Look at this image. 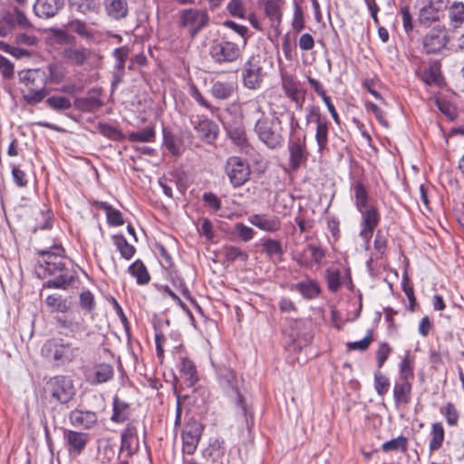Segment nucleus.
<instances>
[{"label": "nucleus", "instance_id": "4468645a", "mask_svg": "<svg viewBox=\"0 0 464 464\" xmlns=\"http://www.w3.org/2000/svg\"><path fill=\"white\" fill-rule=\"evenodd\" d=\"M289 167L296 170L307 160L308 153L306 150L305 136L296 137L289 141Z\"/></svg>", "mask_w": 464, "mask_h": 464}, {"label": "nucleus", "instance_id": "bf43d9fd", "mask_svg": "<svg viewBox=\"0 0 464 464\" xmlns=\"http://www.w3.org/2000/svg\"><path fill=\"white\" fill-rule=\"evenodd\" d=\"M80 305L88 313L95 308L94 296L90 291H83L80 295Z\"/></svg>", "mask_w": 464, "mask_h": 464}, {"label": "nucleus", "instance_id": "2f4dec72", "mask_svg": "<svg viewBox=\"0 0 464 464\" xmlns=\"http://www.w3.org/2000/svg\"><path fill=\"white\" fill-rule=\"evenodd\" d=\"M227 132L232 142L238 147H245L247 144L245 128L241 123L229 124L226 127Z\"/></svg>", "mask_w": 464, "mask_h": 464}, {"label": "nucleus", "instance_id": "f704fd0d", "mask_svg": "<svg viewBox=\"0 0 464 464\" xmlns=\"http://www.w3.org/2000/svg\"><path fill=\"white\" fill-rule=\"evenodd\" d=\"M114 375L113 367L108 363L98 364L94 368L93 377L91 380L92 384H101L110 381Z\"/></svg>", "mask_w": 464, "mask_h": 464}, {"label": "nucleus", "instance_id": "dca6fc26", "mask_svg": "<svg viewBox=\"0 0 464 464\" xmlns=\"http://www.w3.org/2000/svg\"><path fill=\"white\" fill-rule=\"evenodd\" d=\"M63 438L69 453L74 456L80 455L89 441L87 433L71 430H64Z\"/></svg>", "mask_w": 464, "mask_h": 464}, {"label": "nucleus", "instance_id": "f8f14e48", "mask_svg": "<svg viewBox=\"0 0 464 464\" xmlns=\"http://www.w3.org/2000/svg\"><path fill=\"white\" fill-rule=\"evenodd\" d=\"M262 67L255 57L249 58L244 64L242 79L244 86L249 90H256L263 81Z\"/></svg>", "mask_w": 464, "mask_h": 464}, {"label": "nucleus", "instance_id": "79ce46f5", "mask_svg": "<svg viewBox=\"0 0 464 464\" xmlns=\"http://www.w3.org/2000/svg\"><path fill=\"white\" fill-rule=\"evenodd\" d=\"M130 274L136 277L137 283L140 285L148 284L150 281V275L146 269V266L140 260H136L132 265L129 266Z\"/></svg>", "mask_w": 464, "mask_h": 464}, {"label": "nucleus", "instance_id": "338daca9", "mask_svg": "<svg viewBox=\"0 0 464 464\" xmlns=\"http://www.w3.org/2000/svg\"><path fill=\"white\" fill-rule=\"evenodd\" d=\"M444 415L446 417L447 423L450 426H455L459 420V413L455 408V405L451 402H448L445 406Z\"/></svg>", "mask_w": 464, "mask_h": 464}, {"label": "nucleus", "instance_id": "ea45409f", "mask_svg": "<svg viewBox=\"0 0 464 464\" xmlns=\"http://www.w3.org/2000/svg\"><path fill=\"white\" fill-rule=\"evenodd\" d=\"M45 304L51 312L66 313L70 309L67 300L61 295H48L45 299Z\"/></svg>", "mask_w": 464, "mask_h": 464}, {"label": "nucleus", "instance_id": "423d86ee", "mask_svg": "<svg viewBox=\"0 0 464 464\" xmlns=\"http://www.w3.org/2000/svg\"><path fill=\"white\" fill-rule=\"evenodd\" d=\"M245 46L232 41H215L209 47V55L218 64H227L237 62L243 53Z\"/></svg>", "mask_w": 464, "mask_h": 464}, {"label": "nucleus", "instance_id": "4be33fe9", "mask_svg": "<svg viewBox=\"0 0 464 464\" xmlns=\"http://www.w3.org/2000/svg\"><path fill=\"white\" fill-rule=\"evenodd\" d=\"M283 89L285 94L295 102L297 108H302L304 100V92L301 90L299 82L292 76L283 77Z\"/></svg>", "mask_w": 464, "mask_h": 464}, {"label": "nucleus", "instance_id": "13d9d810", "mask_svg": "<svg viewBox=\"0 0 464 464\" xmlns=\"http://www.w3.org/2000/svg\"><path fill=\"white\" fill-rule=\"evenodd\" d=\"M125 72V63L116 61L112 72L111 90L114 91L121 82Z\"/></svg>", "mask_w": 464, "mask_h": 464}, {"label": "nucleus", "instance_id": "58836bf2", "mask_svg": "<svg viewBox=\"0 0 464 464\" xmlns=\"http://www.w3.org/2000/svg\"><path fill=\"white\" fill-rule=\"evenodd\" d=\"M449 19L454 28L459 27L464 22V3L454 2L449 8Z\"/></svg>", "mask_w": 464, "mask_h": 464}, {"label": "nucleus", "instance_id": "f257e3e1", "mask_svg": "<svg viewBox=\"0 0 464 464\" xmlns=\"http://www.w3.org/2000/svg\"><path fill=\"white\" fill-rule=\"evenodd\" d=\"M39 268L44 270V276L53 278L44 284L45 288L66 289L77 277L73 262L64 256L61 245H53L48 249L39 250Z\"/></svg>", "mask_w": 464, "mask_h": 464}, {"label": "nucleus", "instance_id": "f03ea898", "mask_svg": "<svg viewBox=\"0 0 464 464\" xmlns=\"http://www.w3.org/2000/svg\"><path fill=\"white\" fill-rule=\"evenodd\" d=\"M19 79L24 84L22 89L23 97L28 104L35 105L47 95L44 72L41 69L20 72Z\"/></svg>", "mask_w": 464, "mask_h": 464}, {"label": "nucleus", "instance_id": "b1692460", "mask_svg": "<svg viewBox=\"0 0 464 464\" xmlns=\"http://www.w3.org/2000/svg\"><path fill=\"white\" fill-rule=\"evenodd\" d=\"M44 72V84L52 83L57 84L60 83L66 73L65 67L60 63H49L44 69H41Z\"/></svg>", "mask_w": 464, "mask_h": 464}, {"label": "nucleus", "instance_id": "ddd939ff", "mask_svg": "<svg viewBox=\"0 0 464 464\" xmlns=\"http://www.w3.org/2000/svg\"><path fill=\"white\" fill-rule=\"evenodd\" d=\"M202 425L197 420L189 421L182 433V451L192 455L198 444L202 433Z\"/></svg>", "mask_w": 464, "mask_h": 464}, {"label": "nucleus", "instance_id": "9b49d317", "mask_svg": "<svg viewBox=\"0 0 464 464\" xmlns=\"http://www.w3.org/2000/svg\"><path fill=\"white\" fill-rule=\"evenodd\" d=\"M358 211L362 215L360 237L365 242V248H368L373 231L380 222V214L375 206H369Z\"/></svg>", "mask_w": 464, "mask_h": 464}, {"label": "nucleus", "instance_id": "4d7b16f0", "mask_svg": "<svg viewBox=\"0 0 464 464\" xmlns=\"http://www.w3.org/2000/svg\"><path fill=\"white\" fill-rule=\"evenodd\" d=\"M164 134V144L169 151L173 155H179L180 153V144L179 139L169 132H163Z\"/></svg>", "mask_w": 464, "mask_h": 464}, {"label": "nucleus", "instance_id": "864d4df0", "mask_svg": "<svg viewBox=\"0 0 464 464\" xmlns=\"http://www.w3.org/2000/svg\"><path fill=\"white\" fill-rule=\"evenodd\" d=\"M390 387L389 379L383 375L380 371L374 373V388L380 396L387 393Z\"/></svg>", "mask_w": 464, "mask_h": 464}, {"label": "nucleus", "instance_id": "680f3d73", "mask_svg": "<svg viewBox=\"0 0 464 464\" xmlns=\"http://www.w3.org/2000/svg\"><path fill=\"white\" fill-rule=\"evenodd\" d=\"M235 231L237 235L245 242L250 241L254 237V230L243 223H237L235 225Z\"/></svg>", "mask_w": 464, "mask_h": 464}, {"label": "nucleus", "instance_id": "72a5a7b5", "mask_svg": "<svg viewBox=\"0 0 464 464\" xmlns=\"http://www.w3.org/2000/svg\"><path fill=\"white\" fill-rule=\"evenodd\" d=\"M69 5L72 10L83 14L98 13L100 9V0H69Z\"/></svg>", "mask_w": 464, "mask_h": 464}, {"label": "nucleus", "instance_id": "2eb2a0df", "mask_svg": "<svg viewBox=\"0 0 464 464\" xmlns=\"http://www.w3.org/2000/svg\"><path fill=\"white\" fill-rule=\"evenodd\" d=\"M447 44L445 28L431 29L423 39V48L427 53H440Z\"/></svg>", "mask_w": 464, "mask_h": 464}, {"label": "nucleus", "instance_id": "8fccbe9b", "mask_svg": "<svg viewBox=\"0 0 464 464\" xmlns=\"http://www.w3.org/2000/svg\"><path fill=\"white\" fill-rule=\"evenodd\" d=\"M100 208L106 212L107 221L112 226H121L124 223L121 213L114 209L106 202H101Z\"/></svg>", "mask_w": 464, "mask_h": 464}, {"label": "nucleus", "instance_id": "aec40b11", "mask_svg": "<svg viewBox=\"0 0 464 464\" xmlns=\"http://www.w3.org/2000/svg\"><path fill=\"white\" fill-rule=\"evenodd\" d=\"M412 384L411 382L398 380L393 386V400L395 406L400 408L410 403L411 400Z\"/></svg>", "mask_w": 464, "mask_h": 464}, {"label": "nucleus", "instance_id": "3c124183", "mask_svg": "<svg viewBox=\"0 0 464 464\" xmlns=\"http://www.w3.org/2000/svg\"><path fill=\"white\" fill-rule=\"evenodd\" d=\"M382 450L385 452L399 450L405 451L407 450V438L403 435H401L395 439L388 440L382 445Z\"/></svg>", "mask_w": 464, "mask_h": 464}, {"label": "nucleus", "instance_id": "de8ad7c7", "mask_svg": "<svg viewBox=\"0 0 464 464\" xmlns=\"http://www.w3.org/2000/svg\"><path fill=\"white\" fill-rule=\"evenodd\" d=\"M128 138L130 141L151 142L155 139V130L148 126L140 130L130 132Z\"/></svg>", "mask_w": 464, "mask_h": 464}, {"label": "nucleus", "instance_id": "6e6552de", "mask_svg": "<svg viewBox=\"0 0 464 464\" xmlns=\"http://www.w3.org/2000/svg\"><path fill=\"white\" fill-rule=\"evenodd\" d=\"M217 378L220 387L227 393L230 395L234 394L237 396V403L240 407L241 411L246 417V420L247 422V408L242 396L239 394L237 387L238 382L233 370L226 366H220L217 369Z\"/></svg>", "mask_w": 464, "mask_h": 464}, {"label": "nucleus", "instance_id": "cd10ccee", "mask_svg": "<svg viewBox=\"0 0 464 464\" xmlns=\"http://www.w3.org/2000/svg\"><path fill=\"white\" fill-rule=\"evenodd\" d=\"M249 221L255 227L267 232H275L280 228V222L276 218L256 214L249 218Z\"/></svg>", "mask_w": 464, "mask_h": 464}, {"label": "nucleus", "instance_id": "37998d69", "mask_svg": "<svg viewBox=\"0 0 464 464\" xmlns=\"http://www.w3.org/2000/svg\"><path fill=\"white\" fill-rule=\"evenodd\" d=\"M315 140L317 142L319 151H324L327 149L328 144V121H319L316 124Z\"/></svg>", "mask_w": 464, "mask_h": 464}, {"label": "nucleus", "instance_id": "a19ab883", "mask_svg": "<svg viewBox=\"0 0 464 464\" xmlns=\"http://www.w3.org/2000/svg\"><path fill=\"white\" fill-rule=\"evenodd\" d=\"M112 240L121 256L125 259H130L135 254V247L130 245L122 235H115Z\"/></svg>", "mask_w": 464, "mask_h": 464}, {"label": "nucleus", "instance_id": "5fc2aeb1", "mask_svg": "<svg viewBox=\"0 0 464 464\" xmlns=\"http://www.w3.org/2000/svg\"><path fill=\"white\" fill-rule=\"evenodd\" d=\"M227 10L234 17L241 19L246 17V8L242 0H230L227 5Z\"/></svg>", "mask_w": 464, "mask_h": 464}, {"label": "nucleus", "instance_id": "473e14b6", "mask_svg": "<svg viewBox=\"0 0 464 464\" xmlns=\"http://www.w3.org/2000/svg\"><path fill=\"white\" fill-rule=\"evenodd\" d=\"M90 55L87 49L66 48L63 53V57L72 64L81 66L84 64Z\"/></svg>", "mask_w": 464, "mask_h": 464}, {"label": "nucleus", "instance_id": "7ed1b4c3", "mask_svg": "<svg viewBox=\"0 0 464 464\" xmlns=\"http://www.w3.org/2000/svg\"><path fill=\"white\" fill-rule=\"evenodd\" d=\"M81 353L79 346L65 342L62 338L50 339L42 347L43 356L57 365H63L76 360Z\"/></svg>", "mask_w": 464, "mask_h": 464}, {"label": "nucleus", "instance_id": "4c0bfd02", "mask_svg": "<svg viewBox=\"0 0 464 464\" xmlns=\"http://www.w3.org/2000/svg\"><path fill=\"white\" fill-rule=\"evenodd\" d=\"M414 377V362L407 352L399 365V379L410 382Z\"/></svg>", "mask_w": 464, "mask_h": 464}, {"label": "nucleus", "instance_id": "c85d7f7f", "mask_svg": "<svg viewBox=\"0 0 464 464\" xmlns=\"http://www.w3.org/2000/svg\"><path fill=\"white\" fill-rule=\"evenodd\" d=\"M179 370L182 378L188 386H193L198 380V372L193 362L187 358H182Z\"/></svg>", "mask_w": 464, "mask_h": 464}, {"label": "nucleus", "instance_id": "412c9836", "mask_svg": "<svg viewBox=\"0 0 464 464\" xmlns=\"http://www.w3.org/2000/svg\"><path fill=\"white\" fill-rule=\"evenodd\" d=\"M1 17L5 24L10 27L12 32L15 26H20L22 28H28L31 26L29 20L18 6H14L13 11L5 10L2 13Z\"/></svg>", "mask_w": 464, "mask_h": 464}, {"label": "nucleus", "instance_id": "9d476101", "mask_svg": "<svg viewBox=\"0 0 464 464\" xmlns=\"http://www.w3.org/2000/svg\"><path fill=\"white\" fill-rule=\"evenodd\" d=\"M417 6L419 7L418 22L424 26H429L443 17L446 7L441 0H419Z\"/></svg>", "mask_w": 464, "mask_h": 464}, {"label": "nucleus", "instance_id": "c03bdc74", "mask_svg": "<svg viewBox=\"0 0 464 464\" xmlns=\"http://www.w3.org/2000/svg\"><path fill=\"white\" fill-rule=\"evenodd\" d=\"M221 252L226 260L229 262L236 260L246 262L248 259V255L235 246H224Z\"/></svg>", "mask_w": 464, "mask_h": 464}, {"label": "nucleus", "instance_id": "69168bd1", "mask_svg": "<svg viewBox=\"0 0 464 464\" xmlns=\"http://www.w3.org/2000/svg\"><path fill=\"white\" fill-rule=\"evenodd\" d=\"M292 26L295 31L300 32L304 28V20L303 15V11L298 4L295 5L294 10V19L292 22Z\"/></svg>", "mask_w": 464, "mask_h": 464}, {"label": "nucleus", "instance_id": "20e7f679", "mask_svg": "<svg viewBox=\"0 0 464 464\" xmlns=\"http://www.w3.org/2000/svg\"><path fill=\"white\" fill-rule=\"evenodd\" d=\"M255 131L259 140L270 149H276L283 144V128L277 116L271 119L262 117L255 125Z\"/></svg>", "mask_w": 464, "mask_h": 464}, {"label": "nucleus", "instance_id": "6ab92c4d", "mask_svg": "<svg viewBox=\"0 0 464 464\" xmlns=\"http://www.w3.org/2000/svg\"><path fill=\"white\" fill-rule=\"evenodd\" d=\"M63 6V0H37L34 14L42 18L53 17Z\"/></svg>", "mask_w": 464, "mask_h": 464}, {"label": "nucleus", "instance_id": "7c9ffc66", "mask_svg": "<svg viewBox=\"0 0 464 464\" xmlns=\"http://www.w3.org/2000/svg\"><path fill=\"white\" fill-rule=\"evenodd\" d=\"M102 105L103 102L98 96L79 97L73 102L75 109L84 112H92Z\"/></svg>", "mask_w": 464, "mask_h": 464}, {"label": "nucleus", "instance_id": "c9c22d12", "mask_svg": "<svg viewBox=\"0 0 464 464\" xmlns=\"http://www.w3.org/2000/svg\"><path fill=\"white\" fill-rule=\"evenodd\" d=\"M430 436L431 438L429 443V450L430 452H433L440 449L444 441L445 431L441 422H435L432 424Z\"/></svg>", "mask_w": 464, "mask_h": 464}, {"label": "nucleus", "instance_id": "0e129e2a", "mask_svg": "<svg viewBox=\"0 0 464 464\" xmlns=\"http://www.w3.org/2000/svg\"><path fill=\"white\" fill-rule=\"evenodd\" d=\"M392 352V348L390 345L386 343H382L380 344L377 352H376V358H377V364L378 368H382L388 359L390 353Z\"/></svg>", "mask_w": 464, "mask_h": 464}, {"label": "nucleus", "instance_id": "774afa93", "mask_svg": "<svg viewBox=\"0 0 464 464\" xmlns=\"http://www.w3.org/2000/svg\"><path fill=\"white\" fill-rule=\"evenodd\" d=\"M68 30L81 36H89L91 34L84 22L72 20L68 24Z\"/></svg>", "mask_w": 464, "mask_h": 464}, {"label": "nucleus", "instance_id": "c756f323", "mask_svg": "<svg viewBox=\"0 0 464 464\" xmlns=\"http://www.w3.org/2000/svg\"><path fill=\"white\" fill-rule=\"evenodd\" d=\"M236 88L234 82L218 81L213 83L210 92L216 99L227 100L234 94Z\"/></svg>", "mask_w": 464, "mask_h": 464}, {"label": "nucleus", "instance_id": "39448f33", "mask_svg": "<svg viewBox=\"0 0 464 464\" xmlns=\"http://www.w3.org/2000/svg\"><path fill=\"white\" fill-rule=\"evenodd\" d=\"M209 21L210 17L205 9L186 8L179 12V27L185 30L191 38L206 28Z\"/></svg>", "mask_w": 464, "mask_h": 464}, {"label": "nucleus", "instance_id": "1a4fd4ad", "mask_svg": "<svg viewBox=\"0 0 464 464\" xmlns=\"http://www.w3.org/2000/svg\"><path fill=\"white\" fill-rule=\"evenodd\" d=\"M225 171L235 188L243 186L249 179L251 173L248 162L237 156L229 157L227 160Z\"/></svg>", "mask_w": 464, "mask_h": 464}, {"label": "nucleus", "instance_id": "49530a36", "mask_svg": "<svg viewBox=\"0 0 464 464\" xmlns=\"http://www.w3.org/2000/svg\"><path fill=\"white\" fill-rule=\"evenodd\" d=\"M263 251L269 256H280L283 255L281 242L272 238H264L261 241Z\"/></svg>", "mask_w": 464, "mask_h": 464}, {"label": "nucleus", "instance_id": "5701e85b", "mask_svg": "<svg viewBox=\"0 0 464 464\" xmlns=\"http://www.w3.org/2000/svg\"><path fill=\"white\" fill-rule=\"evenodd\" d=\"M69 420L72 425L75 427L91 429L96 424L98 418L96 413L93 411L74 410L70 412Z\"/></svg>", "mask_w": 464, "mask_h": 464}, {"label": "nucleus", "instance_id": "e433bc0d", "mask_svg": "<svg viewBox=\"0 0 464 464\" xmlns=\"http://www.w3.org/2000/svg\"><path fill=\"white\" fill-rule=\"evenodd\" d=\"M129 419V405L117 396L113 398V412L111 420L113 422L122 423Z\"/></svg>", "mask_w": 464, "mask_h": 464}, {"label": "nucleus", "instance_id": "a18cd8bd", "mask_svg": "<svg viewBox=\"0 0 464 464\" xmlns=\"http://www.w3.org/2000/svg\"><path fill=\"white\" fill-rule=\"evenodd\" d=\"M282 0H267L266 2L265 11L271 21L280 23L282 17Z\"/></svg>", "mask_w": 464, "mask_h": 464}, {"label": "nucleus", "instance_id": "f3484780", "mask_svg": "<svg viewBox=\"0 0 464 464\" xmlns=\"http://www.w3.org/2000/svg\"><path fill=\"white\" fill-rule=\"evenodd\" d=\"M198 136L207 143H213L218 135V126L211 120L200 119L194 123Z\"/></svg>", "mask_w": 464, "mask_h": 464}, {"label": "nucleus", "instance_id": "0eeeda50", "mask_svg": "<svg viewBox=\"0 0 464 464\" xmlns=\"http://www.w3.org/2000/svg\"><path fill=\"white\" fill-rule=\"evenodd\" d=\"M45 391L53 401L62 404L68 403L75 395L72 381L63 375L51 378L46 382Z\"/></svg>", "mask_w": 464, "mask_h": 464}, {"label": "nucleus", "instance_id": "a878e982", "mask_svg": "<svg viewBox=\"0 0 464 464\" xmlns=\"http://www.w3.org/2000/svg\"><path fill=\"white\" fill-rule=\"evenodd\" d=\"M353 198L357 210H363L368 208L370 196L366 187L361 182L356 181L352 186Z\"/></svg>", "mask_w": 464, "mask_h": 464}, {"label": "nucleus", "instance_id": "e2e57ef3", "mask_svg": "<svg viewBox=\"0 0 464 464\" xmlns=\"http://www.w3.org/2000/svg\"><path fill=\"white\" fill-rule=\"evenodd\" d=\"M203 201L206 205L214 211H218L221 208L220 198L212 192H206L202 196Z\"/></svg>", "mask_w": 464, "mask_h": 464}, {"label": "nucleus", "instance_id": "a211bd4d", "mask_svg": "<svg viewBox=\"0 0 464 464\" xmlns=\"http://www.w3.org/2000/svg\"><path fill=\"white\" fill-rule=\"evenodd\" d=\"M105 14L112 20H121L129 14L127 0H102Z\"/></svg>", "mask_w": 464, "mask_h": 464}, {"label": "nucleus", "instance_id": "393cba45", "mask_svg": "<svg viewBox=\"0 0 464 464\" xmlns=\"http://www.w3.org/2000/svg\"><path fill=\"white\" fill-rule=\"evenodd\" d=\"M203 458L211 464H225V448L216 440L202 452Z\"/></svg>", "mask_w": 464, "mask_h": 464}, {"label": "nucleus", "instance_id": "603ef678", "mask_svg": "<svg viewBox=\"0 0 464 464\" xmlns=\"http://www.w3.org/2000/svg\"><path fill=\"white\" fill-rule=\"evenodd\" d=\"M47 105L55 111L68 110L72 107L70 100L63 96H52L46 100Z\"/></svg>", "mask_w": 464, "mask_h": 464}, {"label": "nucleus", "instance_id": "052dcab7", "mask_svg": "<svg viewBox=\"0 0 464 464\" xmlns=\"http://www.w3.org/2000/svg\"><path fill=\"white\" fill-rule=\"evenodd\" d=\"M372 342V333L369 331L365 337L360 341L351 342L347 343V348L349 350H359L365 351L368 349L369 345Z\"/></svg>", "mask_w": 464, "mask_h": 464}, {"label": "nucleus", "instance_id": "6e6d98bb", "mask_svg": "<svg viewBox=\"0 0 464 464\" xmlns=\"http://www.w3.org/2000/svg\"><path fill=\"white\" fill-rule=\"evenodd\" d=\"M189 95L202 107L209 110L213 114L218 110L216 107L212 106L201 94L199 90L197 88L195 84H191L188 90Z\"/></svg>", "mask_w": 464, "mask_h": 464}, {"label": "nucleus", "instance_id": "bb28decb", "mask_svg": "<svg viewBox=\"0 0 464 464\" xmlns=\"http://www.w3.org/2000/svg\"><path fill=\"white\" fill-rule=\"evenodd\" d=\"M291 290H295L301 294L305 299H313L319 295L320 287L314 280L307 279L298 282L290 287Z\"/></svg>", "mask_w": 464, "mask_h": 464}, {"label": "nucleus", "instance_id": "09e8293b", "mask_svg": "<svg viewBox=\"0 0 464 464\" xmlns=\"http://www.w3.org/2000/svg\"><path fill=\"white\" fill-rule=\"evenodd\" d=\"M328 288L335 293L342 285V276L339 269L329 267L325 271Z\"/></svg>", "mask_w": 464, "mask_h": 464}]
</instances>
